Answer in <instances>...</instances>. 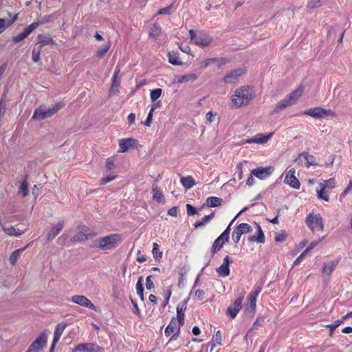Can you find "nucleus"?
I'll use <instances>...</instances> for the list:
<instances>
[{
  "instance_id": "1",
  "label": "nucleus",
  "mask_w": 352,
  "mask_h": 352,
  "mask_svg": "<svg viewBox=\"0 0 352 352\" xmlns=\"http://www.w3.org/2000/svg\"><path fill=\"white\" fill-rule=\"evenodd\" d=\"M253 98V94L248 86H242L234 91L231 97L232 108L238 109L248 105Z\"/></svg>"
},
{
  "instance_id": "2",
  "label": "nucleus",
  "mask_w": 352,
  "mask_h": 352,
  "mask_svg": "<svg viewBox=\"0 0 352 352\" xmlns=\"http://www.w3.org/2000/svg\"><path fill=\"white\" fill-rule=\"evenodd\" d=\"M304 90V86L299 85L296 89L292 91L283 100L276 103V107L273 110V113H278L283 109L293 105L302 96Z\"/></svg>"
},
{
  "instance_id": "3",
  "label": "nucleus",
  "mask_w": 352,
  "mask_h": 352,
  "mask_svg": "<svg viewBox=\"0 0 352 352\" xmlns=\"http://www.w3.org/2000/svg\"><path fill=\"white\" fill-rule=\"evenodd\" d=\"M121 241L122 236L120 234H112L96 240L94 246L102 250H110L115 248Z\"/></svg>"
},
{
  "instance_id": "4",
  "label": "nucleus",
  "mask_w": 352,
  "mask_h": 352,
  "mask_svg": "<svg viewBox=\"0 0 352 352\" xmlns=\"http://www.w3.org/2000/svg\"><path fill=\"white\" fill-rule=\"evenodd\" d=\"M189 34L191 41L198 46L206 47L212 41V38L203 31L195 32L193 30H190Z\"/></svg>"
},
{
  "instance_id": "5",
  "label": "nucleus",
  "mask_w": 352,
  "mask_h": 352,
  "mask_svg": "<svg viewBox=\"0 0 352 352\" xmlns=\"http://www.w3.org/2000/svg\"><path fill=\"white\" fill-rule=\"evenodd\" d=\"M63 107V104L62 102H58L56 104L54 107H53L52 108H50L48 109H44L43 108L40 107L35 109L32 116V119L36 120H43L46 118L52 116Z\"/></svg>"
},
{
  "instance_id": "6",
  "label": "nucleus",
  "mask_w": 352,
  "mask_h": 352,
  "mask_svg": "<svg viewBox=\"0 0 352 352\" xmlns=\"http://www.w3.org/2000/svg\"><path fill=\"white\" fill-rule=\"evenodd\" d=\"M305 222L312 232L322 231L324 229L322 219L320 214H309Z\"/></svg>"
},
{
  "instance_id": "7",
  "label": "nucleus",
  "mask_w": 352,
  "mask_h": 352,
  "mask_svg": "<svg viewBox=\"0 0 352 352\" xmlns=\"http://www.w3.org/2000/svg\"><path fill=\"white\" fill-rule=\"evenodd\" d=\"M47 335L45 331H43L30 345L26 352H40L43 350L47 344Z\"/></svg>"
},
{
  "instance_id": "8",
  "label": "nucleus",
  "mask_w": 352,
  "mask_h": 352,
  "mask_svg": "<svg viewBox=\"0 0 352 352\" xmlns=\"http://www.w3.org/2000/svg\"><path fill=\"white\" fill-rule=\"evenodd\" d=\"M183 326L180 324L179 322H177V320L175 317L172 318L170 322L166 327L164 331V334L166 337L170 336L172 333L173 334L172 337L170 338L168 343H170L172 340H175L177 338V335L180 332L181 327Z\"/></svg>"
},
{
  "instance_id": "9",
  "label": "nucleus",
  "mask_w": 352,
  "mask_h": 352,
  "mask_svg": "<svg viewBox=\"0 0 352 352\" xmlns=\"http://www.w3.org/2000/svg\"><path fill=\"white\" fill-rule=\"evenodd\" d=\"M304 114L310 116L314 118H320L329 116L331 117L336 116V113L333 111L331 109L327 110L320 107L311 108L305 111Z\"/></svg>"
},
{
  "instance_id": "10",
  "label": "nucleus",
  "mask_w": 352,
  "mask_h": 352,
  "mask_svg": "<svg viewBox=\"0 0 352 352\" xmlns=\"http://www.w3.org/2000/svg\"><path fill=\"white\" fill-rule=\"evenodd\" d=\"M252 228L248 223H242L238 225L234 230L232 237L235 243H238L241 239L243 234L249 233L252 232Z\"/></svg>"
},
{
  "instance_id": "11",
  "label": "nucleus",
  "mask_w": 352,
  "mask_h": 352,
  "mask_svg": "<svg viewBox=\"0 0 352 352\" xmlns=\"http://www.w3.org/2000/svg\"><path fill=\"white\" fill-rule=\"evenodd\" d=\"M40 25L39 22H34L27 26L23 32L19 34L18 35L14 36L12 38V41L14 43H19L25 38H27L35 29H36Z\"/></svg>"
},
{
  "instance_id": "12",
  "label": "nucleus",
  "mask_w": 352,
  "mask_h": 352,
  "mask_svg": "<svg viewBox=\"0 0 352 352\" xmlns=\"http://www.w3.org/2000/svg\"><path fill=\"white\" fill-rule=\"evenodd\" d=\"M71 301L82 307L96 310V306L86 296L82 295H74L72 297Z\"/></svg>"
},
{
  "instance_id": "13",
  "label": "nucleus",
  "mask_w": 352,
  "mask_h": 352,
  "mask_svg": "<svg viewBox=\"0 0 352 352\" xmlns=\"http://www.w3.org/2000/svg\"><path fill=\"white\" fill-rule=\"evenodd\" d=\"M73 352H102V349L96 344L83 343L78 344Z\"/></svg>"
},
{
  "instance_id": "14",
  "label": "nucleus",
  "mask_w": 352,
  "mask_h": 352,
  "mask_svg": "<svg viewBox=\"0 0 352 352\" xmlns=\"http://www.w3.org/2000/svg\"><path fill=\"white\" fill-rule=\"evenodd\" d=\"M295 172L296 170L294 168L289 169L286 173L284 182L285 184H287L292 188L295 189H299L300 186V183L295 176Z\"/></svg>"
},
{
  "instance_id": "15",
  "label": "nucleus",
  "mask_w": 352,
  "mask_h": 352,
  "mask_svg": "<svg viewBox=\"0 0 352 352\" xmlns=\"http://www.w3.org/2000/svg\"><path fill=\"white\" fill-rule=\"evenodd\" d=\"M243 300V297L241 296L236 298L233 304L228 307L226 314L230 316V318L234 319L240 309L242 307V302Z\"/></svg>"
},
{
  "instance_id": "16",
  "label": "nucleus",
  "mask_w": 352,
  "mask_h": 352,
  "mask_svg": "<svg viewBox=\"0 0 352 352\" xmlns=\"http://www.w3.org/2000/svg\"><path fill=\"white\" fill-rule=\"evenodd\" d=\"M274 170V168L273 166H267V167H258L255 169H253L252 171V174L258 178L259 179H265L268 177Z\"/></svg>"
},
{
  "instance_id": "17",
  "label": "nucleus",
  "mask_w": 352,
  "mask_h": 352,
  "mask_svg": "<svg viewBox=\"0 0 352 352\" xmlns=\"http://www.w3.org/2000/svg\"><path fill=\"white\" fill-rule=\"evenodd\" d=\"M273 135L274 133H270L267 134L257 133L253 137L247 139L245 142L248 144H265L272 138Z\"/></svg>"
},
{
  "instance_id": "18",
  "label": "nucleus",
  "mask_w": 352,
  "mask_h": 352,
  "mask_svg": "<svg viewBox=\"0 0 352 352\" xmlns=\"http://www.w3.org/2000/svg\"><path fill=\"white\" fill-rule=\"evenodd\" d=\"M89 228L87 226H81L78 228V232L75 234L73 238V241H84L89 239V237H93L95 234L89 233Z\"/></svg>"
},
{
  "instance_id": "19",
  "label": "nucleus",
  "mask_w": 352,
  "mask_h": 352,
  "mask_svg": "<svg viewBox=\"0 0 352 352\" xmlns=\"http://www.w3.org/2000/svg\"><path fill=\"white\" fill-rule=\"evenodd\" d=\"M245 73V69H243L242 68L236 69L234 71H232L228 74H227L224 77L223 81L226 83L234 84L237 82L240 76H241Z\"/></svg>"
},
{
  "instance_id": "20",
  "label": "nucleus",
  "mask_w": 352,
  "mask_h": 352,
  "mask_svg": "<svg viewBox=\"0 0 352 352\" xmlns=\"http://www.w3.org/2000/svg\"><path fill=\"white\" fill-rule=\"evenodd\" d=\"M138 144V140L134 138H124L119 141L118 152L124 153L131 147H135Z\"/></svg>"
},
{
  "instance_id": "21",
  "label": "nucleus",
  "mask_w": 352,
  "mask_h": 352,
  "mask_svg": "<svg viewBox=\"0 0 352 352\" xmlns=\"http://www.w3.org/2000/svg\"><path fill=\"white\" fill-rule=\"evenodd\" d=\"M232 262L228 256L224 257L223 263L217 268L216 271L218 275L221 277H227L230 275V267L229 265Z\"/></svg>"
},
{
  "instance_id": "22",
  "label": "nucleus",
  "mask_w": 352,
  "mask_h": 352,
  "mask_svg": "<svg viewBox=\"0 0 352 352\" xmlns=\"http://www.w3.org/2000/svg\"><path fill=\"white\" fill-rule=\"evenodd\" d=\"M187 307V301L184 300L180 302L177 306V322H179L180 324L184 325V317H185V311Z\"/></svg>"
},
{
  "instance_id": "23",
  "label": "nucleus",
  "mask_w": 352,
  "mask_h": 352,
  "mask_svg": "<svg viewBox=\"0 0 352 352\" xmlns=\"http://www.w3.org/2000/svg\"><path fill=\"white\" fill-rule=\"evenodd\" d=\"M38 43L40 44V47L47 45H56L55 41L50 34H40L38 35Z\"/></svg>"
},
{
  "instance_id": "24",
  "label": "nucleus",
  "mask_w": 352,
  "mask_h": 352,
  "mask_svg": "<svg viewBox=\"0 0 352 352\" xmlns=\"http://www.w3.org/2000/svg\"><path fill=\"white\" fill-rule=\"evenodd\" d=\"M304 157L305 162V166L309 168L310 166L316 165V157L313 155H309L307 152L301 153L298 157L296 159V162H298L300 157Z\"/></svg>"
},
{
  "instance_id": "25",
  "label": "nucleus",
  "mask_w": 352,
  "mask_h": 352,
  "mask_svg": "<svg viewBox=\"0 0 352 352\" xmlns=\"http://www.w3.org/2000/svg\"><path fill=\"white\" fill-rule=\"evenodd\" d=\"M339 259L333 260L330 262L324 263L322 267V273L327 275H331L336 266L338 265Z\"/></svg>"
},
{
  "instance_id": "26",
  "label": "nucleus",
  "mask_w": 352,
  "mask_h": 352,
  "mask_svg": "<svg viewBox=\"0 0 352 352\" xmlns=\"http://www.w3.org/2000/svg\"><path fill=\"white\" fill-rule=\"evenodd\" d=\"M63 225L64 222L63 221H62L59 222L58 224H56L55 226L52 227L47 234V239L52 240L54 238H55V236H56L63 230Z\"/></svg>"
},
{
  "instance_id": "27",
  "label": "nucleus",
  "mask_w": 352,
  "mask_h": 352,
  "mask_svg": "<svg viewBox=\"0 0 352 352\" xmlns=\"http://www.w3.org/2000/svg\"><path fill=\"white\" fill-rule=\"evenodd\" d=\"M168 62L173 65H182V62L179 60V54L177 51H171L168 54Z\"/></svg>"
},
{
  "instance_id": "28",
  "label": "nucleus",
  "mask_w": 352,
  "mask_h": 352,
  "mask_svg": "<svg viewBox=\"0 0 352 352\" xmlns=\"http://www.w3.org/2000/svg\"><path fill=\"white\" fill-rule=\"evenodd\" d=\"M152 194H153V199L157 201L158 203H162L164 201V195L161 190V189L154 184L152 187Z\"/></svg>"
},
{
  "instance_id": "29",
  "label": "nucleus",
  "mask_w": 352,
  "mask_h": 352,
  "mask_svg": "<svg viewBox=\"0 0 352 352\" xmlns=\"http://www.w3.org/2000/svg\"><path fill=\"white\" fill-rule=\"evenodd\" d=\"M221 345H222V333L220 330H218L216 332V333L212 336L210 351H212V349L214 347H216L217 346H221Z\"/></svg>"
},
{
  "instance_id": "30",
  "label": "nucleus",
  "mask_w": 352,
  "mask_h": 352,
  "mask_svg": "<svg viewBox=\"0 0 352 352\" xmlns=\"http://www.w3.org/2000/svg\"><path fill=\"white\" fill-rule=\"evenodd\" d=\"M18 19V14H15L13 18L10 21H6L0 19V34L3 32L6 28L12 25Z\"/></svg>"
},
{
  "instance_id": "31",
  "label": "nucleus",
  "mask_w": 352,
  "mask_h": 352,
  "mask_svg": "<svg viewBox=\"0 0 352 352\" xmlns=\"http://www.w3.org/2000/svg\"><path fill=\"white\" fill-rule=\"evenodd\" d=\"M336 186V179L334 178H330L327 180H324L323 182L320 183L319 187L324 188L326 191H329L334 188Z\"/></svg>"
},
{
  "instance_id": "32",
  "label": "nucleus",
  "mask_w": 352,
  "mask_h": 352,
  "mask_svg": "<svg viewBox=\"0 0 352 352\" xmlns=\"http://www.w3.org/2000/svg\"><path fill=\"white\" fill-rule=\"evenodd\" d=\"M180 182L186 189H190L195 185V182L192 176L182 177Z\"/></svg>"
},
{
  "instance_id": "33",
  "label": "nucleus",
  "mask_w": 352,
  "mask_h": 352,
  "mask_svg": "<svg viewBox=\"0 0 352 352\" xmlns=\"http://www.w3.org/2000/svg\"><path fill=\"white\" fill-rule=\"evenodd\" d=\"M223 200L221 198L217 197H210L206 199V204L209 207H218L222 204Z\"/></svg>"
},
{
  "instance_id": "34",
  "label": "nucleus",
  "mask_w": 352,
  "mask_h": 352,
  "mask_svg": "<svg viewBox=\"0 0 352 352\" xmlns=\"http://www.w3.org/2000/svg\"><path fill=\"white\" fill-rule=\"evenodd\" d=\"M197 79V76L195 74H188L186 75L179 76L177 78L178 83H184L188 81H195Z\"/></svg>"
},
{
  "instance_id": "35",
  "label": "nucleus",
  "mask_w": 352,
  "mask_h": 352,
  "mask_svg": "<svg viewBox=\"0 0 352 352\" xmlns=\"http://www.w3.org/2000/svg\"><path fill=\"white\" fill-rule=\"evenodd\" d=\"M152 254L156 261L159 262L161 261L163 253L160 250L159 245L157 243L153 244Z\"/></svg>"
},
{
  "instance_id": "36",
  "label": "nucleus",
  "mask_w": 352,
  "mask_h": 352,
  "mask_svg": "<svg viewBox=\"0 0 352 352\" xmlns=\"http://www.w3.org/2000/svg\"><path fill=\"white\" fill-rule=\"evenodd\" d=\"M111 47V42L108 41L102 47H99L97 51V56L100 58H103L105 54L108 52Z\"/></svg>"
},
{
  "instance_id": "37",
  "label": "nucleus",
  "mask_w": 352,
  "mask_h": 352,
  "mask_svg": "<svg viewBox=\"0 0 352 352\" xmlns=\"http://www.w3.org/2000/svg\"><path fill=\"white\" fill-rule=\"evenodd\" d=\"M214 216V212H211L210 214L204 216V217H203L201 220L197 221L195 223V224H194L195 228H197L204 226L208 222H209L211 219H212Z\"/></svg>"
},
{
  "instance_id": "38",
  "label": "nucleus",
  "mask_w": 352,
  "mask_h": 352,
  "mask_svg": "<svg viewBox=\"0 0 352 352\" xmlns=\"http://www.w3.org/2000/svg\"><path fill=\"white\" fill-rule=\"evenodd\" d=\"M250 241H256L258 243H263L265 242V236L260 226H258V236H252L249 238Z\"/></svg>"
},
{
  "instance_id": "39",
  "label": "nucleus",
  "mask_w": 352,
  "mask_h": 352,
  "mask_svg": "<svg viewBox=\"0 0 352 352\" xmlns=\"http://www.w3.org/2000/svg\"><path fill=\"white\" fill-rule=\"evenodd\" d=\"M120 72V69L117 67L112 77V84L110 87V92H113L114 91V89L117 88L119 86V82H118V79Z\"/></svg>"
},
{
  "instance_id": "40",
  "label": "nucleus",
  "mask_w": 352,
  "mask_h": 352,
  "mask_svg": "<svg viewBox=\"0 0 352 352\" xmlns=\"http://www.w3.org/2000/svg\"><path fill=\"white\" fill-rule=\"evenodd\" d=\"M223 241H221L220 239L217 238L213 243V245L211 248V254L213 256L214 254L218 252L223 247Z\"/></svg>"
},
{
  "instance_id": "41",
  "label": "nucleus",
  "mask_w": 352,
  "mask_h": 352,
  "mask_svg": "<svg viewBox=\"0 0 352 352\" xmlns=\"http://www.w3.org/2000/svg\"><path fill=\"white\" fill-rule=\"evenodd\" d=\"M316 193L319 199H322L325 201H329V192L326 191L324 188L320 187V189L316 190Z\"/></svg>"
},
{
  "instance_id": "42",
  "label": "nucleus",
  "mask_w": 352,
  "mask_h": 352,
  "mask_svg": "<svg viewBox=\"0 0 352 352\" xmlns=\"http://www.w3.org/2000/svg\"><path fill=\"white\" fill-rule=\"evenodd\" d=\"M25 250V248H20L14 251L10 256V262L12 265H14L20 256L21 253Z\"/></svg>"
},
{
  "instance_id": "43",
  "label": "nucleus",
  "mask_w": 352,
  "mask_h": 352,
  "mask_svg": "<svg viewBox=\"0 0 352 352\" xmlns=\"http://www.w3.org/2000/svg\"><path fill=\"white\" fill-rule=\"evenodd\" d=\"M197 281H198V280L197 279L194 284L193 288L190 292V294H193L195 298H197V300H201L204 298V296L205 295L204 291L202 289H199L193 291L194 288L197 286Z\"/></svg>"
},
{
  "instance_id": "44",
  "label": "nucleus",
  "mask_w": 352,
  "mask_h": 352,
  "mask_svg": "<svg viewBox=\"0 0 352 352\" xmlns=\"http://www.w3.org/2000/svg\"><path fill=\"white\" fill-rule=\"evenodd\" d=\"M256 298L249 294L248 296V307L247 310H250L252 314H254L256 310Z\"/></svg>"
},
{
  "instance_id": "45",
  "label": "nucleus",
  "mask_w": 352,
  "mask_h": 352,
  "mask_svg": "<svg viewBox=\"0 0 352 352\" xmlns=\"http://www.w3.org/2000/svg\"><path fill=\"white\" fill-rule=\"evenodd\" d=\"M236 218V217H235L234 218V219L230 222V223L228 225V226L227 227V228L221 233V234L218 237L219 239H221V241H223V243H226V241H228L229 239V235H230V226H231V224L233 223V221H234V219Z\"/></svg>"
},
{
  "instance_id": "46",
  "label": "nucleus",
  "mask_w": 352,
  "mask_h": 352,
  "mask_svg": "<svg viewBox=\"0 0 352 352\" xmlns=\"http://www.w3.org/2000/svg\"><path fill=\"white\" fill-rule=\"evenodd\" d=\"M142 276L139 278L135 286L137 294L139 296L142 300H144V287L142 283Z\"/></svg>"
},
{
  "instance_id": "47",
  "label": "nucleus",
  "mask_w": 352,
  "mask_h": 352,
  "mask_svg": "<svg viewBox=\"0 0 352 352\" xmlns=\"http://www.w3.org/2000/svg\"><path fill=\"white\" fill-rule=\"evenodd\" d=\"M162 29L160 25L154 24L149 32V36L153 38L158 37L161 34Z\"/></svg>"
},
{
  "instance_id": "48",
  "label": "nucleus",
  "mask_w": 352,
  "mask_h": 352,
  "mask_svg": "<svg viewBox=\"0 0 352 352\" xmlns=\"http://www.w3.org/2000/svg\"><path fill=\"white\" fill-rule=\"evenodd\" d=\"M4 232L10 236H21L24 232L23 231H16V228L13 226H10L9 228H4Z\"/></svg>"
},
{
  "instance_id": "49",
  "label": "nucleus",
  "mask_w": 352,
  "mask_h": 352,
  "mask_svg": "<svg viewBox=\"0 0 352 352\" xmlns=\"http://www.w3.org/2000/svg\"><path fill=\"white\" fill-rule=\"evenodd\" d=\"M174 4H175V3L173 2L171 4H170L168 6L160 9L157 11V14H166V15L171 14L172 10L174 8Z\"/></svg>"
},
{
  "instance_id": "50",
  "label": "nucleus",
  "mask_w": 352,
  "mask_h": 352,
  "mask_svg": "<svg viewBox=\"0 0 352 352\" xmlns=\"http://www.w3.org/2000/svg\"><path fill=\"white\" fill-rule=\"evenodd\" d=\"M162 94V89L160 88H157V89L151 90V93H150L151 100L153 102L155 101L157 99H158L161 96Z\"/></svg>"
},
{
  "instance_id": "51",
  "label": "nucleus",
  "mask_w": 352,
  "mask_h": 352,
  "mask_svg": "<svg viewBox=\"0 0 352 352\" xmlns=\"http://www.w3.org/2000/svg\"><path fill=\"white\" fill-rule=\"evenodd\" d=\"M41 50L42 49L40 47H38V49L34 48L32 50V58L34 63H37L40 60V54Z\"/></svg>"
},
{
  "instance_id": "52",
  "label": "nucleus",
  "mask_w": 352,
  "mask_h": 352,
  "mask_svg": "<svg viewBox=\"0 0 352 352\" xmlns=\"http://www.w3.org/2000/svg\"><path fill=\"white\" fill-rule=\"evenodd\" d=\"M67 325V324L66 322H59L56 327L54 333L61 336Z\"/></svg>"
},
{
  "instance_id": "53",
  "label": "nucleus",
  "mask_w": 352,
  "mask_h": 352,
  "mask_svg": "<svg viewBox=\"0 0 352 352\" xmlns=\"http://www.w3.org/2000/svg\"><path fill=\"white\" fill-rule=\"evenodd\" d=\"M171 294L172 292L170 289H167L163 292V297L164 298V301L162 305L163 307H165L168 304Z\"/></svg>"
},
{
  "instance_id": "54",
  "label": "nucleus",
  "mask_w": 352,
  "mask_h": 352,
  "mask_svg": "<svg viewBox=\"0 0 352 352\" xmlns=\"http://www.w3.org/2000/svg\"><path fill=\"white\" fill-rule=\"evenodd\" d=\"M19 192L22 194L23 197H25L28 194V184L25 179L21 184Z\"/></svg>"
},
{
  "instance_id": "55",
  "label": "nucleus",
  "mask_w": 352,
  "mask_h": 352,
  "mask_svg": "<svg viewBox=\"0 0 352 352\" xmlns=\"http://www.w3.org/2000/svg\"><path fill=\"white\" fill-rule=\"evenodd\" d=\"M287 234L285 231L282 230L280 232H276L274 239L277 242H281L286 239Z\"/></svg>"
},
{
  "instance_id": "56",
  "label": "nucleus",
  "mask_w": 352,
  "mask_h": 352,
  "mask_svg": "<svg viewBox=\"0 0 352 352\" xmlns=\"http://www.w3.org/2000/svg\"><path fill=\"white\" fill-rule=\"evenodd\" d=\"M117 177V175H113V174H110L103 178H102L100 181V185H104L111 181H113V179H115Z\"/></svg>"
},
{
  "instance_id": "57",
  "label": "nucleus",
  "mask_w": 352,
  "mask_h": 352,
  "mask_svg": "<svg viewBox=\"0 0 352 352\" xmlns=\"http://www.w3.org/2000/svg\"><path fill=\"white\" fill-rule=\"evenodd\" d=\"M105 168L107 170H111L115 168L114 159L113 157H109L107 159Z\"/></svg>"
},
{
  "instance_id": "58",
  "label": "nucleus",
  "mask_w": 352,
  "mask_h": 352,
  "mask_svg": "<svg viewBox=\"0 0 352 352\" xmlns=\"http://www.w3.org/2000/svg\"><path fill=\"white\" fill-rule=\"evenodd\" d=\"M342 324V320H336L334 324H330L327 325V327L330 330V335L332 334L333 331Z\"/></svg>"
},
{
  "instance_id": "59",
  "label": "nucleus",
  "mask_w": 352,
  "mask_h": 352,
  "mask_svg": "<svg viewBox=\"0 0 352 352\" xmlns=\"http://www.w3.org/2000/svg\"><path fill=\"white\" fill-rule=\"evenodd\" d=\"M217 61V58H210L205 60L201 63V67L203 68H206L210 65L211 64H213Z\"/></svg>"
},
{
  "instance_id": "60",
  "label": "nucleus",
  "mask_w": 352,
  "mask_h": 352,
  "mask_svg": "<svg viewBox=\"0 0 352 352\" xmlns=\"http://www.w3.org/2000/svg\"><path fill=\"white\" fill-rule=\"evenodd\" d=\"M321 5L322 2L320 0H310L308 3V7L312 9L320 7Z\"/></svg>"
},
{
  "instance_id": "61",
  "label": "nucleus",
  "mask_w": 352,
  "mask_h": 352,
  "mask_svg": "<svg viewBox=\"0 0 352 352\" xmlns=\"http://www.w3.org/2000/svg\"><path fill=\"white\" fill-rule=\"evenodd\" d=\"M152 276H148L146 278V287L148 290H151L154 288V283L151 280Z\"/></svg>"
},
{
  "instance_id": "62",
  "label": "nucleus",
  "mask_w": 352,
  "mask_h": 352,
  "mask_svg": "<svg viewBox=\"0 0 352 352\" xmlns=\"http://www.w3.org/2000/svg\"><path fill=\"white\" fill-rule=\"evenodd\" d=\"M186 209L188 215H194L197 212L196 208L188 204L186 205Z\"/></svg>"
},
{
  "instance_id": "63",
  "label": "nucleus",
  "mask_w": 352,
  "mask_h": 352,
  "mask_svg": "<svg viewBox=\"0 0 352 352\" xmlns=\"http://www.w3.org/2000/svg\"><path fill=\"white\" fill-rule=\"evenodd\" d=\"M351 191H352V179L349 181L346 188L342 192L341 197L346 196Z\"/></svg>"
},
{
  "instance_id": "64",
  "label": "nucleus",
  "mask_w": 352,
  "mask_h": 352,
  "mask_svg": "<svg viewBox=\"0 0 352 352\" xmlns=\"http://www.w3.org/2000/svg\"><path fill=\"white\" fill-rule=\"evenodd\" d=\"M152 120H153V112L149 111V113L147 116V118H146V120L144 121V124L146 126H151Z\"/></svg>"
}]
</instances>
